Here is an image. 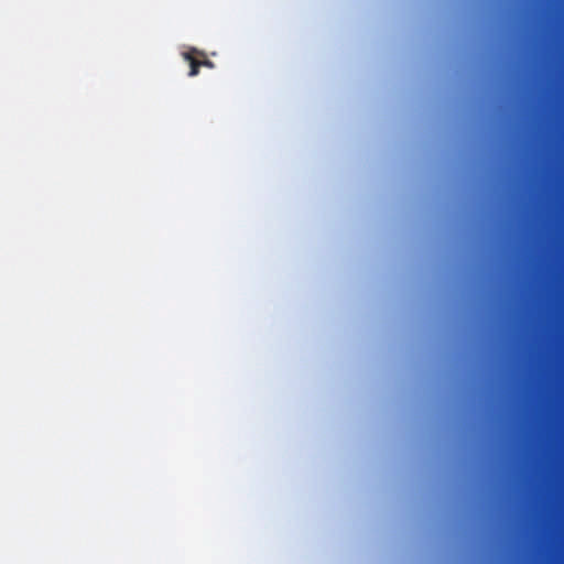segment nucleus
Segmentation results:
<instances>
[{
	"instance_id": "1",
	"label": "nucleus",
	"mask_w": 564,
	"mask_h": 564,
	"mask_svg": "<svg viewBox=\"0 0 564 564\" xmlns=\"http://www.w3.org/2000/svg\"><path fill=\"white\" fill-rule=\"evenodd\" d=\"M182 55L183 58L189 64L191 69L188 76L191 77L198 75L200 66H205L208 68L214 67V63L206 57L203 51H199L197 48L192 47L188 51L184 52Z\"/></svg>"
}]
</instances>
